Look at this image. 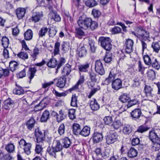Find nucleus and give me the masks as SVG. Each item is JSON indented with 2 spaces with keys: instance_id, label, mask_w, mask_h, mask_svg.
I'll list each match as a JSON object with an SVG mask.
<instances>
[{
  "instance_id": "obj_32",
  "label": "nucleus",
  "mask_w": 160,
  "mask_h": 160,
  "mask_svg": "<svg viewBox=\"0 0 160 160\" xmlns=\"http://www.w3.org/2000/svg\"><path fill=\"white\" fill-rule=\"evenodd\" d=\"M50 113L47 110H45L43 113L41 118V121L42 122H45L49 118Z\"/></svg>"
},
{
  "instance_id": "obj_57",
  "label": "nucleus",
  "mask_w": 160,
  "mask_h": 160,
  "mask_svg": "<svg viewBox=\"0 0 160 160\" xmlns=\"http://www.w3.org/2000/svg\"><path fill=\"white\" fill-rule=\"evenodd\" d=\"M98 23L95 21H92V19L91 22L90 23L89 27V29H90L92 31L98 28Z\"/></svg>"
},
{
  "instance_id": "obj_11",
  "label": "nucleus",
  "mask_w": 160,
  "mask_h": 160,
  "mask_svg": "<svg viewBox=\"0 0 160 160\" xmlns=\"http://www.w3.org/2000/svg\"><path fill=\"white\" fill-rule=\"evenodd\" d=\"M122 81L120 79H116L112 82V88L114 90L117 91L122 88Z\"/></svg>"
},
{
  "instance_id": "obj_34",
  "label": "nucleus",
  "mask_w": 160,
  "mask_h": 160,
  "mask_svg": "<svg viewBox=\"0 0 160 160\" xmlns=\"http://www.w3.org/2000/svg\"><path fill=\"white\" fill-rule=\"evenodd\" d=\"M35 123V121L33 118H30L27 121L26 124L27 128L30 130H31L33 128Z\"/></svg>"
},
{
  "instance_id": "obj_46",
  "label": "nucleus",
  "mask_w": 160,
  "mask_h": 160,
  "mask_svg": "<svg viewBox=\"0 0 160 160\" xmlns=\"http://www.w3.org/2000/svg\"><path fill=\"white\" fill-rule=\"evenodd\" d=\"M5 149L8 152H13L14 151L15 146L13 143H9L6 145Z\"/></svg>"
},
{
  "instance_id": "obj_21",
  "label": "nucleus",
  "mask_w": 160,
  "mask_h": 160,
  "mask_svg": "<svg viewBox=\"0 0 160 160\" xmlns=\"http://www.w3.org/2000/svg\"><path fill=\"white\" fill-rule=\"evenodd\" d=\"M26 13L25 9L23 8H19L16 10V14L18 19H22Z\"/></svg>"
},
{
  "instance_id": "obj_24",
  "label": "nucleus",
  "mask_w": 160,
  "mask_h": 160,
  "mask_svg": "<svg viewBox=\"0 0 160 160\" xmlns=\"http://www.w3.org/2000/svg\"><path fill=\"white\" fill-rule=\"evenodd\" d=\"M49 18L51 19H53L56 22H60L61 18L59 15L56 12H52L49 14Z\"/></svg>"
},
{
  "instance_id": "obj_7",
  "label": "nucleus",
  "mask_w": 160,
  "mask_h": 160,
  "mask_svg": "<svg viewBox=\"0 0 160 160\" xmlns=\"http://www.w3.org/2000/svg\"><path fill=\"white\" fill-rule=\"evenodd\" d=\"M35 135L37 142L42 143L45 139V132L41 131L38 129H36L35 131Z\"/></svg>"
},
{
  "instance_id": "obj_3",
  "label": "nucleus",
  "mask_w": 160,
  "mask_h": 160,
  "mask_svg": "<svg viewBox=\"0 0 160 160\" xmlns=\"http://www.w3.org/2000/svg\"><path fill=\"white\" fill-rule=\"evenodd\" d=\"M92 19L91 18H84L83 16H82L79 17L78 21V23L79 27L84 30L89 29L90 23L91 22Z\"/></svg>"
},
{
  "instance_id": "obj_49",
  "label": "nucleus",
  "mask_w": 160,
  "mask_h": 160,
  "mask_svg": "<svg viewBox=\"0 0 160 160\" xmlns=\"http://www.w3.org/2000/svg\"><path fill=\"white\" fill-rule=\"evenodd\" d=\"M105 124L110 125L112 124V117L107 116L105 117L103 119Z\"/></svg>"
},
{
  "instance_id": "obj_26",
  "label": "nucleus",
  "mask_w": 160,
  "mask_h": 160,
  "mask_svg": "<svg viewBox=\"0 0 160 160\" xmlns=\"http://www.w3.org/2000/svg\"><path fill=\"white\" fill-rule=\"evenodd\" d=\"M33 36V33L32 31L30 29L27 30L24 33V39L27 41L31 40Z\"/></svg>"
},
{
  "instance_id": "obj_44",
  "label": "nucleus",
  "mask_w": 160,
  "mask_h": 160,
  "mask_svg": "<svg viewBox=\"0 0 160 160\" xmlns=\"http://www.w3.org/2000/svg\"><path fill=\"white\" fill-rule=\"evenodd\" d=\"M147 76L148 78L151 80L155 79L156 74L155 72L153 69H150L147 72Z\"/></svg>"
},
{
  "instance_id": "obj_41",
  "label": "nucleus",
  "mask_w": 160,
  "mask_h": 160,
  "mask_svg": "<svg viewBox=\"0 0 160 160\" xmlns=\"http://www.w3.org/2000/svg\"><path fill=\"white\" fill-rule=\"evenodd\" d=\"M39 54V49L38 48L35 47L32 51V53L31 54L33 61H35L37 59V56Z\"/></svg>"
},
{
  "instance_id": "obj_16",
  "label": "nucleus",
  "mask_w": 160,
  "mask_h": 160,
  "mask_svg": "<svg viewBox=\"0 0 160 160\" xmlns=\"http://www.w3.org/2000/svg\"><path fill=\"white\" fill-rule=\"evenodd\" d=\"M131 116L136 120L138 119L142 114L141 110L139 108L134 109L131 113Z\"/></svg>"
},
{
  "instance_id": "obj_27",
  "label": "nucleus",
  "mask_w": 160,
  "mask_h": 160,
  "mask_svg": "<svg viewBox=\"0 0 160 160\" xmlns=\"http://www.w3.org/2000/svg\"><path fill=\"white\" fill-rule=\"evenodd\" d=\"M13 103V101L11 99H7L4 102V105L3 106V108L5 109H8L11 107Z\"/></svg>"
},
{
  "instance_id": "obj_64",
  "label": "nucleus",
  "mask_w": 160,
  "mask_h": 160,
  "mask_svg": "<svg viewBox=\"0 0 160 160\" xmlns=\"http://www.w3.org/2000/svg\"><path fill=\"white\" fill-rule=\"evenodd\" d=\"M57 31L56 29L53 27H51L49 29V35L50 37L53 38L56 34Z\"/></svg>"
},
{
  "instance_id": "obj_40",
  "label": "nucleus",
  "mask_w": 160,
  "mask_h": 160,
  "mask_svg": "<svg viewBox=\"0 0 160 160\" xmlns=\"http://www.w3.org/2000/svg\"><path fill=\"white\" fill-rule=\"evenodd\" d=\"M18 64L15 61H12L9 62V67L10 70L12 72L14 71L18 68Z\"/></svg>"
},
{
  "instance_id": "obj_22",
  "label": "nucleus",
  "mask_w": 160,
  "mask_h": 160,
  "mask_svg": "<svg viewBox=\"0 0 160 160\" xmlns=\"http://www.w3.org/2000/svg\"><path fill=\"white\" fill-rule=\"evenodd\" d=\"M52 146L58 152L60 151L62 148V145L60 141L58 140L54 141Z\"/></svg>"
},
{
  "instance_id": "obj_43",
  "label": "nucleus",
  "mask_w": 160,
  "mask_h": 160,
  "mask_svg": "<svg viewBox=\"0 0 160 160\" xmlns=\"http://www.w3.org/2000/svg\"><path fill=\"white\" fill-rule=\"evenodd\" d=\"M66 118V115H65L64 112L62 110H61L59 112V114H58L57 117V121L60 122Z\"/></svg>"
},
{
  "instance_id": "obj_35",
  "label": "nucleus",
  "mask_w": 160,
  "mask_h": 160,
  "mask_svg": "<svg viewBox=\"0 0 160 160\" xmlns=\"http://www.w3.org/2000/svg\"><path fill=\"white\" fill-rule=\"evenodd\" d=\"M16 88L13 91V93L18 95L23 94L24 90L19 85L18 86L17 84H16Z\"/></svg>"
},
{
  "instance_id": "obj_10",
  "label": "nucleus",
  "mask_w": 160,
  "mask_h": 160,
  "mask_svg": "<svg viewBox=\"0 0 160 160\" xmlns=\"http://www.w3.org/2000/svg\"><path fill=\"white\" fill-rule=\"evenodd\" d=\"M117 74L116 69L114 68L112 69L109 73L108 77L104 80V83L105 85H108L115 78Z\"/></svg>"
},
{
  "instance_id": "obj_38",
  "label": "nucleus",
  "mask_w": 160,
  "mask_h": 160,
  "mask_svg": "<svg viewBox=\"0 0 160 160\" xmlns=\"http://www.w3.org/2000/svg\"><path fill=\"white\" fill-rule=\"evenodd\" d=\"M142 55L145 64L148 65H151V63L152 61V59H154V58L153 57L151 58L148 55Z\"/></svg>"
},
{
  "instance_id": "obj_53",
  "label": "nucleus",
  "mask_w": 160,
  "mask_h": 160,
  "mask_svg": "<svg viewBox=\"0 0 160 160\" xmlns=\"http://www.w3.org/2000/svg\"><path fill=\"white\" fill-rule=\"evenodd\" d=\"M77 98L78 97L75 94L72 95L71 102V106L74 107L77 106Z\"/></svg>"
},
{
  "instance_id": "obj_56",
  "label": "nucleus",
  "mask_w": 160,
  "mask_h": 160,
  "mask_svg": "<svg viewBox=\"0 0 160 160\" xmlns=\"http://www.w3.org/2000/svg\"><path fill=\"white\" fill-rule=\"evenodd\" d=\"M140 79L137 77L133 79L132 86L133 87H138L140 86Z\"/></svg>"
},
{
  "instance_id": "obj_61",
  "label": "nucleus",
  "mask_w": 160,
  "mask_h": 160,
  "mask_svg": "<svg viewBox=\"0 0 160 160\" xmlns=\"http://www.w3.org/2000/svg\"><path fill=\"white\" fill-rule=\"evenodd\" d=\"M138 71L140 72L141 74H143L145 69V68L143 67L141 61H138Z\"/></svg>"
},
{
  "instance_id": "obj_9",
  "label": "nucleus",
  "mask_w": 160,
  "mask_h": 160,
  "mask_svg": "<svg viewBox=\"0 0 160 160\" xmlns=\"http://www.w3.org/2000/svg\"><path fill=\"white\" fill-rule=\"evenodd\" d=\"M95 71L99 74L102 75L105 73L103 65L100 60L96 61L95 64Z\"/></svg>"
},
{
  "instance_id": "obj_23",
  "label": "nucleus",
  "mask_w": 160,
  "mask_h": 160,
  "mask_svg": "<svg viewBox=\"0 0 160 160\" xmlns=\"http://www.w3.org/2000/svg\"><path fill=\"white\" fill-rule=\"evenodd\" d=\"M47 152L50 156L55 158H56V153L58 152L52 146L48 147Z\"/></svg>"
},
{
  "instance_id": "obj_19",
  "label": "nucleus",
  "mask_w": 160,
  "mask_h": 160,
  "mask_svg": "<svg viewBox=\"0 0 160 160\" xmlns=\"http://www.w3.org/2000/svg\"><path fill=\"white\" fill-rule=\"evenodd\" d=\"M49 103L48 101L46 98H44L39 103L36 105L35 107V109H36L37 108L39 107H40L37 110V111L42 110L43 108L46 107Z\"/></svg>"
},
{
  "instance_id": "obj_45",
  "label": "nucleus",
  "mask_w": 160,
  "mask_h": 160,
  "mask_svg": "<svg viewBox=\"0 0 160 160\" xmlns=\"http://www.w3.org/2000/svg\"><path fill=\"white\" fill-rule=\"evenodd\" d=\"M152 61L151 63L152 67L157 70L159 69L160 66L157 59L154 58L152 59Z\"/></svg>"
},
{
  "instance_id": "obj_36",
  "label": "nucleus",
  "mask_w": 160,
  "mask_h": 160,
  "mask_svg": "<svg viewBox=\"0 0 160 160\" xmlns=\"http://www.w3.org/2000/svg\"><path fill=\"white\" fill-rule=\"evenodd\" d=\"M48 67L54 68L58 66V62L56 59L54 58H52L47 63Z\"/></svg>"
},
{
  "instance_id": "obj_25",
  "label": "nucleus",
  "mask_w": 160,
  "mask_h": 160,
  "mask_svg": "<svg viewBox=\"0 0 160 160\" xmlns=\"http://www.w3.org/2000/svg\"><path fill=\"white\" fill-rule=\"evenodd\" d=\"M37 70L35 68H30L27 73V76L30 79V82L34 77Z\"/></svg>"
},
{
  "instance_id": "obj_12",
  "label": "nucleus",
  "mask_w": 160,
  "mask_h": 160,
  "mask_svg": "<svg viewBox=\"0 0 160 160\" xmlns=\"http://www.w3.org/2000/svg\"><path fill=\"white\" fill-rule=\"evenodd\" d=\"M94 143H97L102 141L103 138L102 134L98 132H94L92 138Z\"/></svg>"
},
{
  "instance_id": "obj_13",
  "label": "nucleus",
  "mask_w": 160,
  "mask_h": 160,
  "mask_svg": "<svg viewBox=\"0 0 160 160\" xmlns=\"http://www.w3.org/2000/svg\"><path fill=\"white\" fill-rule=\"evenodd\" d=\"M43 16L42 12V11L34 12L31 17V20L34 22H37L41 19Z\"/></svg>"
},
{
  "instance_id": "obj_58",
  "label": "nucleus",
  "mask_w": 160,
  "mask_h": 160,
  "mask_svg": "<svg viewBox=\"0 0 160 160\" xmlns=\"http://www.w3.org/2000/svg\"><path fill=\"white\" fill-rule=\"evenodd\" d=\"M86 5L89 7H92L97 5V2L95 0H88L85 3Z\"/></svg>"
},
{
  "instance_id": "obj_50",
  "label": "nucleus",
  "mask_w": 160,
  "mask_h": 160,
  "mask_svg": "<svg viewBox=\"0 0 160 160\" xmlns=\"http://www.w3.org/2000/svg\"><path fill=\"white\" fill-rule=\"evenodd\" d=\"M9 71L8 69H3L0 68V78L2 77H7L9 74Z\"/></svg>"
},
{
  "instance_id": "obj_18",
  "label": "nucleus",
  "mask_w": 160,
  "mask_h": 160,
  "mask_svg": "<svg viewBox=\"0 0 160 160\" xmlns=\"http://www.w3.org/2000/svg\"><path fill=\"white\" fill-rule=\"evenodd\" d=\"M71 72V66L68 64H66L62 70V76L64 77L68 75Z\"/></svg>"
},
{
  "instance_id": "obj_60",
  "label": "nucleus",
  "mask_w": 160,
  "mask_h": 160,
  "mask_svg": "<svg viewBox=\"0 0 160 160\" xmlns=\"http://www.w3.org/2000/svg\"><path fill=\"white\" fill-rule=\"evenodd\" d=\"M90 47V50L92 52H94L96 50V47L95 46V42L92 40H89L88 42Z\"/></svg>"
},
{
  "instance_id": "obj_30",
  "label": "nucleus",
  "mask_w": 160,
  "mask_h": 160,
  "mask_svg": "<svg viewBox=\"0 0 160 160\" xmlns=\"http://www.w3.org/2000/svg\"><path fill=\"white\" fill-rule=\"evenodd\" d=\"M119 100L121 102L124 103L128 102L130 100L129 96L127 93H123L120 96Z\"/></svg>"
},
{
  "instance_id": "obj_47",
  "label": "nucleus",
  "mask_w": 160,
  "mask_h": 160,
  "mask_svg": "<svg viewBox=\"0 0 160 160\" xmlns=\"http://www.w3.org/2000/svg\"><path fill=\"white\" fill-rule=\"evenodd\" d=\"M48 29L46 27H42L39 31L38 35L39 37H42L45 36L48 32Z\"/></svg>"
},
{
  "instance_id": "obj_20",
  "label": "nucleus",
  "mask_w": 160,
  "mask_h": 160,
  "mask_svg": "<svg viewBox=\"0 0 160 160\" xmlns=\"http://www.w3.org/2000/svg\"><path fill=\"white\" fill-rule=\"evenodd\" d=\"M90 127L86 126L81 130L79 133V135L83 137H87L89 136L90 134Z\"/></svg>"
},
{
  "instance_id": "obj_52",
  "label": "nucleus",
  "mask_w": 160,
  "mask_h": 160,
  "mask_svg": "<svg viewBox=\"0 0 160 160\" xmlns=\"http://www.w3.org/2000/svg\"><path fill=\"white\" fill-rule=\"evenodd\" d=\"M62 142L63 144V147L67 148H68L71 144L70 139L68 138H65L62 140Z\"/></svg>"
},
{
  "instance_id": "obj_5",
  "label": "nucleus",
  "mask_w": 160,
  "mask_h": 160,
  "mask_svg": "<svg viewBox=\"0 0 160 160\" xmlns=\"http://www.w3.org/2000/svg\"><path fill=\"white\" fill-rule=\"evenodd\" d=\"M134 41L130 39L125 40L124 46V50L127 54H130L133 51Z\"/></svg>"
},
{
  "instance_id": "obj_31",
  "label": "nucleus",
  "mask_w": 160,
  "mask_h": 160,
  "mask_svg": "<svg viewBox=\"0 0 160 160\" xmlns=\"http://www.w3.org/2000/svg\"><path fill=\"white\" fill-rule=\"evenodd\" d=\"M73 132L74 134L77 135L79 134L81 130L80 125L77 123H74L72 125Z\"/></svg>"
},
{
  "instance_id": "obj_2",
  "label": "nucleus",
  "mask_w": 160,
  "mask_h": 160,
  "mask_svg": "<svg viewBox=\"0 0 160 160\" xmlns=\"http://www.w3.org/2000/svg\"><path fill=\"white\" fill-rule=\"evenodd\" d=\"M99 41L100 43L101 46L106 51H109L111 49V40L109 38L101 37L99 38Z\"/></svg>"
},
{
  "instance_id": "obj_54",
  "label": "nucleus",
  "mask_w": 160,
  "mask_h": 160,
  "mask_svg": "<svg viewBox=\"0 0 160 160\" xmlns=\"http://www.w3.org/2000/svg\"><path fill=\"white\" fill-rule=\"evenodd\" d=\"M18 57L23 60L28 58V55L27 52H21L17 54Z\"/></svg>"
},
{
  "instance_id": "obj_51",
  "label": "nucleus",
  "mask_w": 160,
  "mask_h": 160,
  "mask_svg": "<svg viewBox=\"0 0 160 160\" xmlns=\"http://www.w3.org/2000/svg\"><path fill=\"white\" fill-rule=\"evenodd\" d=\"M12 52V49L10 48H4L3 52V55L6 58H9V53Z\"/></svg>"
},
{
  "instance_id": "obj_29",
  "label": "nucleus",
  "mask_w": 160,
  "mask_h": 160,
  "mask_svg": "<svg viewBox=\"0 0 160 160\" xmlns=\"http://www.w3.org/2000/svg\"><path fill=\"white\" fill-rule=\"evenodd\" d=\"M132 131V126L128 124L125 125L122 129L123 133L126 135L129 134Z\"/></svg>"
},
{
  "instance_id": "obj_42",
  "label": "nucleus",
  "mask_w": 160,
  "mask_h": 160,
  "mask_svg": "<svg viewBox=\"0 0 160 160\" xmlns=\"http://www.w3.org/2000/svg\"><path fill=\"white\" fill-rule=\"evenodd\" d=\"M9 43V41L8 38L6 36L2 37V44L4 48H9L8 47Z\"/></svg>"
},
{
  "instance_id": "obj_8",
  "label": "nucleus",
  "mask_w": 160,
  "mask_h": 160,
  "mask_svg": "<svg viewBox=\"0 0 160 160\" xmlns=\"http://www.w3.org/2000/svg\"><path fill=\"white\" fill-rule=\"evenodd\" d=\"M153 88L150 85H145L144 88V92L146 97V99L151 101L153 94L152 93Z\"/></svg>"
},
{
  "instance_id": "obj_37",
  "label": "nucleus",
  "mask_w": 160,
  "mask_h": 160,
  "mask_svg": "<svg viewBox=\"0 0 160 160\" xmlns=\"http://www.w3.org/2000/svg\"><path fill=\"white\" fill-rule=\"evenodd\" d=\"M90 64L87 62L85 64L81 65L78 66V69L80 72H86L90 66Z\"/></svg>"
},
{
  "instance_id": "obj_62",
  "label": "nucleus",
  "mask_w": 160,
  "mask_h": 160,
  "mask_svg": "<svg viewBox=\"0 0 160 160\" xmlns=\"http://www.w3.org/2000/svg\"><path fill=\"white\" fill-rule=\"evenodd\" d=\"M89 77L92 81L96 82L97 81V75L96 73L92 71L90 72L89 73Z\"/></svg>"
},
{
  "instance_id": "obj_1",
  "label": "nucleus",
  "mask_w": 160,
  "mask_h": 160,
  "mask_svg": "<svg viewBox=\"0 0 160 160\" xmlns=\"http://www.w3.org/2000/svg\"><path fill=\"white\" fill-rule=\"evenodd\" d=\"M149 34L148 31L144 30L142 27L139 28L138 38L141 42L142 55L143 54L144 50L147 48V44L144 41L148 40L149 38Z\"/></svg>"
},
{
  "instance_id": "obj_17",
  "label": "nucleus",
  "mask_w": 160,
  "mask_h": 160,
  "mask_svg": "<svg viewBox=\"0 0 160 160\" xmlns=\"http://www.w3.org/2000/svg\"><path fill=\"white\" fill-rule=\"evenodd\" d=\"M78 51L79 56L80 57H85L86 55L87 51L83 44H80L78 47Z\"/></svg>"
},
{
  "instance_id": "obj_48",
  "label": "nucleus",
  "mask_w": 160,
  "mask_h": 160,
  "mask_svg": "<svg viewBox=\"0 0 160 160\" xmlns=\"http://www.w3.org/2000/svg\"><path fill=\"white\" fill-rule=\"evenodd\" d=\"M112 54L109 52H106L103 59L104 61L106 63H109L112 60Z\"/></svg>"
},
{
  "instance_id": "obj_63",
  "label": "nucleus",
  "mask_w": 160,
  "mask_h": 160,
  "mask_svg": "<svg viewBox=\"0 0 160 160\" xmlns=\"http://www.w3.org/2000/svg\"><path fill=\"white\" fill-rule=\"evenodd\" d=\"M76 31L77 36L79 38H81L82 36L85 35L84 32L79 28H76Z\"/></svg>"
},
{
  "instance_id": "obj_14",
  "label": "nucleus",
  "mask_w": 160,
  "mask_h": 160,
  "mask_svg": "<svg viewBox=\"0 0 160 160\" xmlns=\"http://www.w3.org/2000/svg\"><path fill=\"white\" fill-rule=\"evenodd\" d=\"M89 103L91 109L93 111H97L100 108L99 104L95 98H93L90 100Z\"/></svg>"
},
{
  "instance_id": "obj_59",
  "label": "nucleus",
  "mask_w": 160,
  "mask_h": 160,
  "mask_svg": "<svg viewBox=\"0 0 160 160\" xmlns=\"http://www.w3.org/2000/svg\"><path fill=\"white\" fill-rule=\"evenodd\" d=\"M60 42H55L54 45V53L56 55L59 53V48L60 46Z\"/></svg>"
},
{
  "instance_id": "obj_28",
  "label": "nucleus",
  "mask_w": 160,
  "mask_h": 160,
  "mask_svg": "<svg viewBox=\"0 0 160 160\" xmlns=\"http://www.w3.org/2000/svg\"><path fill=\"white\" fill-rule=\"evenodd\" d=\"M149 138L152 142H156L159 140V138L158 135L153 131L150 132Z\"/></svg>"
},
{
  "instance_id": "obj_33",
  "label": "nucleus",
  "mask_w": 160,
  "mask_h": 160,
  "mask_svg": "<svg viewBox=\"0 0 160 160\" xmlns=\"http://www.w3.org/2000/svg\"><path fill=\"white\" fill-rule=\"evenodd\" d=\"M151 47L153 51L156 53H158L160 50V45L158 42H152L151 44Z\"/></svg>"
},
{
  "instance_id": "obj_4",
  "label": "nucleus",
  "mask_w": 160,
  "mask_h": 160,
  "mask_svg": "<svg viewBox=\"0 0 160 160\" xmlns=\"http://www.w3.org/2000/svg\"><path fill=\"white\" fill-rule=\"evenodd\" d=\"M20 148L23 149L24 152L27 155H29L31 153V149L32 145L30 142H27L23 139H21L19 142Z\"/></svg>"
},
{
  "instance_id": "obj_6",
  "label": "nucleus",
  "mask_w": 160,
  "mask_h": 160,
  "mask_svg": "<svg viewBox=\"0 0 160 160\" xmlns=\"http://www.w3.org/2000/svg\"><path fill=\"white\" fill-rule=\"evenodd\" d=\"M118 135L116 132L110 133L105 136L106 143L108 144L113 143L117 141Z\"/></svg>"
},
{
  "instance_id": "obj_55",
  "label": "nucleus",
  "mask_w": 160,
  "mask_h": 160,
  "mask_svg": "<svg viewBox=\"0 0 160 160\" xmlns=\"http://www.w3.org/2000/svg\"><path fill=\"white\" fill-rule=\"evenodd\" d=\"M65 132V126L64 123L60 124L58 128V133L60 135H63Z\"/></svg>"
},
{
  "instance_id": "obj_39",
  "label": "nucleus",
  "mask_w": 160,
  "mask_h": 160,
  "mask_svg": "<svg viewBox=\"0 0 160 160\" xmlns=\"http://www.w3.org/2000/svg\"><path fill=\"white\" fill-rule=\"evenodd\" d=\"M128 156L131 158L136 157L138 154L137 151L133 148H131L128 152Z\"/></svg>"
},
{
  "instance_id": "obj_15",
  "label": "nucleus",
  "mask_w": 160,
  "mask_h": 160,
  "mask_svg": "<svg viewBox=\"0 0 160 160\" xmlns=\"http://www.w3.org/2000/svg\"><path fill=\"white\" fill-rule=\"evenodd\" d=\"M57 80L56 86L59 88H63L65 86L66 82V78L61 77L58 79H55L53 81Z\"/></svg>"
}]
</instances>
